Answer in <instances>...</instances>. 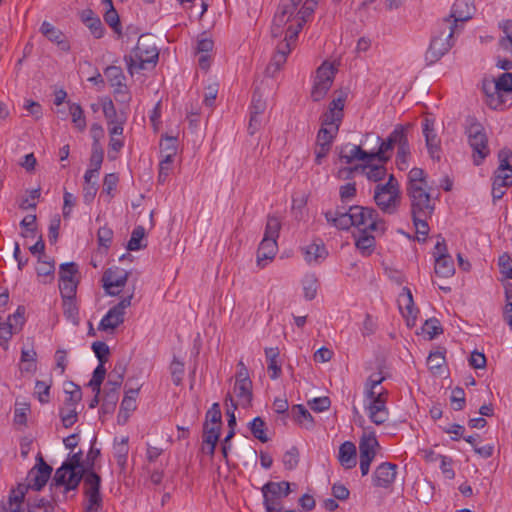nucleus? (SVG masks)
<instances>
[{
	"mask_svg": "<svg viewBox=\"0 0 512 512\" xmlns=\"http://www.w3.org/2000/svg\"><path fill=\"white\" fill-rule=\"evenodd\" d=\"M475 10L473 0H456L452 6L449 19L454 27L456 28L457 22H465L469 20Z\"/></svg>",
	"mask_w": 512,
	"mask_h": 512,
	"instance_id": "obj_21",
	"label": "nucleus"
},
{
	"mask_svg": "<svg viewBox=\"0 0 512 512\" xmlns=\"http://www.w3.org/2000/svg\"><path fill=\"white\" fill-rule=\"evenodd\" d=\"M41 33L51 42L55 43L62 51L68 52L70 44L64 33L53 26L51 23L44 21L40 27Z\"/></svg>",
	"mask_w": 512,
	"mask_h": 512,
	"instance_id": "obj_22",
	"label": "nucleus"
},
{
	"mask_svg": "<svg viewBox=\"0 0 512 512\" xmlns=\"http://www.w3.org/2000/svg\"><path fill=\"white\" fill-rule=\"evenodd\" d=\"M82 480L83 492L88 499V504L102 507L101 477L93 469H90L84 472Z\"/></svg>",
	"mask_w": 512,
	"mask_h": 512,
	"instance_id": "obj_13",
	"label": "nucleus"
},
{
	"mask_svg": "<svg viewBox=\"0 0 512 512\" xmlns=\"http://www.w3.org/2000/svg\"><path fill=\"white\" fill-rule=\"evenodd\" d=\"M410 199L411 215L431 216L434 211V202L427 187L407 188Z\"/></svg>",
	"mask_w": 512,
	"mask_h": 512,
	"instance_id": "obj_10",
	"label": "nucleus"
},
{
	"mask_svg": "<svg viewBox=\"0 0 512 512\" xmlns=\"http://www.w3.org/2000/svg\"><path fill=\"white\" fill-rule=\"evenodd\" d=\"M280 229H281L280 219L276 216H268L263 238L272 239V240L277 241L279 234H280Z\"/></svg>",
	"mask_w": 512,
	"mask_h": 512,
	"instance_id": "obj_51",
	"label": "nucleus"
},
{
	"mask_svg": "<svg viewBox=\"0 0 512 512\" xmlns=\"http://www.w3.org/2000/svg\"><path fill=\"white\" fill-rule=\"evenodd\" d=\"M327 251L323 243H311L304 248V258L308 263H318L326 258Z\"/></svg>",
	"mask_w": 512,
	"mask_h": 512,
	"instance_id": "obj_38",
	"label": "nucleus"
},
{
	"mask_svg": "<svg viewBox=\"0 0 512 512\" xmlns=\"http://www.w3.org/2000/svg\"><path fill=\"white\" fill-rule=\"evenodd\" d=\"M300 1L301 0H281L273 17L271 35L277 38L284 34V39L277 45L276 52L267 67V71L272 74L279 71L285 64L299 32L316 8V1L308 0L303 4L302 8L297 11Z\"/></svg>",
	"mask_w": 512,
	"mask_h": 512,
	"instance_id": "obj_1",
	"label": "nucleus"
},
{
	"mask_svg": "<svg viewBox=\"0 0 512 512\" xmlns=\"http://www.w3.org/2000/svg\"><path fill=\"white\" fill-rule=\"evenodd\" d=\"M265 356L268 362V371H272L270 378L273 380L279 378L281 374V366L277 362V358L279 356L278 347L265 348Z\"/></svg>",
	"mask_w": 512,
	"mask_h": 512,
	"instance_id": "obj_43",
	"label": "nucleus"
},
{
	"mask_svg": "<svg viewBox=\"0 0 512 512\" xmlns=\"http://www.w3.org/2000/svg\"><path fill=\"white\" fill-rule=\"evenodd\" d=\"M104 158V151L100 144H92V153L90 156V168L84 175V181L89 182V179H97L99 170L101 168Z\"/></svg>",
	"mask_w": 512,
	"mask_h": 512,
	"instance_id": "obj_27",
	"label": "nucleus"
},
{
	"mask_svg": "<svg viewBox=\"0 0 512 512\" xmlns=\"http://www.w3.org/2000/svg\"><path fill=\"white\" fill-rule=\"evenodd\" d=\"M407 129L408 126L401 124L396 125L385 140L374 133H367L364 137V143H367L368 140H372L374 146L371 149L370 156L373 161L377 160L381 163H387L391 159L394 147H398L407 134Z\"/></svg>",
	"mask_w": 512,
	"mask_h": 512,
	"instance_id": "obj_4",
	"label": "nucleus"
},
{
	"mask_svg": "<svg viewBox=\"0 0 512 512\" xmlns=\"http://www.w3.org/2000/svg\"><path fill=\"white\" fill-rule=\"evenodd\" d=\"M36 272L41 283H52L55 277L54 259L48 255L38 256Z\"/></svg>",
	"mask_w": 512,
	"mask_h": 512,
	"instance_id": "obj_24",
	"label": "nucleus"
},
{
	"mask_svg": "<svg viewBox=\"0 0 512 512\" xmlns=\"http://www.w3.org/2000/svg\"><path fill=\"white\" fill-rule=\"evenodd\" d=\"M20 360L22 363H26L22 371L32 372L36 370L37 353L33 347L22 348Z\"/></svg>",
	"mask_w": 512,
	"mask_h": 512,
	"instance_id": "obj_52",
	"label": "nucleus"
},
{
	"mask_svg": "<svg viewBox=\"0 0 512 512\" xmlns=\"http://www.w3.org/2000/svg\"><path fill=\"white\" fill-rule=\"evenodd\" d=\"M291 416L293 420L307 430L314 427V419L310 412L301 404L294 405L291 408Z\"/></svg>",
	"mask_w": 512,
	"mask_h": 512,
	"instance_id": "obj_35",
	"label": "nucleus"
},
{
	"mask_svg": "<svg viewBox=\"0 0 512 512\" xmlns=\"http://www.w3.org/2000/svg\"><path fill=\"white\" fill-rule=\"evenodd\" d=\"M423 134L425 136L426 146L430 156L432 157V159L439 160L441 152L440 139L434 132L432 121L425 119L423 124Z\"/></svg>",
	"mask_w": 512,
	"mask_h": 512,
	"instance_id": "obj_25",
	"label": "nucleus"
},
{
	"mask_svg": "<svg viewBox=\"0 0 512 512\" xmlns=\"http://www.w3.org/2000/svg\"><path fill=\"white\" fill-rule=\"evenodd\" d=\"M266 110V101L259 90H255L252 96L250 106V120L248 131L250 135L255 134L259 130L262 123V115Z\"/></svg>",
	"mask_w": 512,
	"mask_h": 512,
	"instance_id": "obj_18",
	"label": "nucleus"
},
{
	"mask_svg": "<svg viewBox=\"0 0 512 512\" xmlns=\"http://www.w3.org/2000/svg\"><path fill=\"white\" fill-rule=\"evenodd\" d=\"M82 455V451L79 450L56 470L50 489L63 486L64 491L67 492L75 490L79 486L84 472L90 470V468L84 467Z\"/></svg>",
	"mask_w": 512,
	"mask_h": 512,
	"instance_id": "obj_3",
	"label": "nucleus"
},
{
	"mask_svg": "<svg viewBox=\"0 0 512 512\" xmlns=\"http://www.w3.org/2000/svg\"><path fill=\"white\" fill-rule=\"evenodd\" d=\"M234 392L238 398L239 404L243 408H247L252 402V382H239L235 383Z\"/></svg>",
	"mask_w": 512,
	"mask_h": 512,
	"instance_id": "obj_39",
	"label": "nucleus"
},
{
	"mask_svg": "<svg viewBox=\"0 0 512 512\" xmlns=\"http://www.w3.org/2000/svg\"><path fill=\"white\" fill-rule=\"evenodd\" d=\"M466 122L465 133L468 137V143L473 150L474 164L478 166L490 153L488 138L483 125L475 117L469 116Z\"/></svg>",
	"mask_w": 512,
	"mask_h": 512,
	"instance_id": "obj_7",
	"label": "nucleus"
},
{
	"mask_svg": "<svg viewBox=\"0 0 512 512\" xmlns=\"http://www.w3.org/2000/svg\"><path fill=\"white\" fill-rule=\"evenodd\" d=\"M410 158V146L408 142L407 134L403 138L400 145L397 147L396 164L400 170H406L408 168V162Z\"/></svg>",
	"mask_w": 512,
	"mask_h": 512,
	"instance_id": "obj_46",
	"label": "nucleus"
},
{
	"mask_svg": "<svg viewBox=\"0 0 512 512\" xmlns=\"http://www.w3.org/2000/svg\"><path fill=\"white\" fill-rule=\"evenodd\" d=\"M494 81L496 84L494 85L493 89L498 87V89H500L504 95L508 96L512 100V73H502L498 78H494Z\"/></svg>",
	"mask_w": 512,
	"mask_h": 512,
	"instance_id": "obj_54",
	"label": "nucleus"
},
{
	"mask_svg": "<svg viewBox=\"0 0 512 512\" xmlns=\"http://www.w3.org/2000/svg\"><path fill=\"white\" fill-rule=\"evenodd\" d=\"M495 84L496 82L494 81V78L483 79L482 90L485 95V103L493 110H504L508 107V102L511 101V99L504 95L498 87L493 89Z\"/></svg>",
	"mask_w": 512,
	"mask_h": 512,
	"instance_id": "obj_11",
	"label": "nucleus"
},
{
	"mask_svg": "<svg viewBox=\"0 0 512 512\" xmlns=\"http://www.w3.org/2000/svg\"><path fill=\"white\" fill-rule=\"evenodd\" d=\"M81 20L90 29L95 38L99 39L103 37L105 28L100 18L91 9L82 11Z\"/></svg>",
	"mask_w": 512,
	"mask_h": 512,
	"instance_id": "obj_30",
	"label": "nucleus"
},
{
	"mask_svg": "<svg viewBox=\"0 0 512 512\" xmlns=\"http://www.w3.org/2000/svg\"><path fill=\"white\" fill-rule=\"evenodd\" d=\"M109 84L111 87L124 83L126 77L120 67L117 66H109L105 69L104 72Z\"/></svg>",
	"mask_w": 512,
	"mask_h": 512,
	"instance_id": "obj_57",
	"label": "nucleus"
},
{
	"mask_svg": "<svg viewBox=\"0 0 512 512\" xmlns=\"http://www.w3.org/2000/svg\"><path fill=\"white\" fill-rule=\"evenodd\" d=\"M250 431L252 435L262 443L268 442L269 438L266 434V424L261 417H255L250 422Z\"/></svg>",
	"mask_w": 512,
	"mask_h": 512,
	"instance_id": "obj_49",
	"label": "nucleus"
},
{
	"mask_svg": "<svg viewBox=\"0 0 512 512\" xmlns=\"http://www.w3.org/2000/svg\"><path fill=\"white\" fill-rule=\"evenodd\" d=\"M370 154L371 151H366L362 146L351 143H346L338 148L339 159L345 164H352L355 161L373 162Z\"/></svg>",
	"mask_w": 512,
	"mask_h": 512,
	"instance_id": "obj_17",
	"label": "nucleus"
},
{
	"mask_svg": "<svg viewBox=\"0 0 512 512\" xmlns=\"http://www.w3.org/2000/svg\"><path fill=\"white\" fill-rule=\"evenodd\" d=\"M115 458L117 464L124 469L127 463L128 456V437H123L119 443H116L115 446Z\"/></svg>",
	"mask_w": 512,
	"mask_h": 512,
	"instance_id": "obj_55",
	"label": "nucleus"
},
{
	"mask_svg": "<svg viewBox=\"0 0 512 512\" xmlns=\"http://www.w3.org/2000/svg\"><path fill=\"white\" fill-rule=\"evenodd\" d=\"M397 465L384 462L381 463L373 473V485L380 488L390 487L396 478Z\"/></svg>",
	"mask_w": 512,
	"mask_h": 512,
	"instance_id": "obj_20",
	"label": "nucleus"
},
{
	"mask_svg": "<svg viewBox=\"0 0 512 512\" xmlns=\"http://www.w3.org/2000/svg\"><path fill=\"white\" fill-rule=\"evenodd\" d=\"M158 50L148 37H139L136 46L129 55L124 57L130 74L144 70L147 65H155L158 60Z\"/></svg>",
	"mask_w": 512,
	"mask_h": 512,
	"instance_id": "obj_5",
	"label": "nucleus"
},
{
	"mask_svg": "<svg viewBox=\"0 0 512 512\" xmlns=\"http://www.w3.org/2000/svg\"><path fill=\"white\" fill-rule=\"evenodd\" d=\"M278 251L277 241L263 238L257 250V264L263 268L271 261Z\"/></svg>",
	"mask_w": 512,
	"mask_h": 512,
	"instance_id": "obj_26",
	"label": "nucleus"
},
{
	"mask_svg": "<svg viewBox=\"0 0 512 512\" xmlns=\"http://www.w3.org/2000/svg\"><path fill=\"white\" fill-rule=\"evenodd\" d=\"M371 233L370 231H360L355 241L356 248L364 256H369L375 248V235Z\"/></svg>",
	"mask_w": 512,
	"mask_h": 512,
	"instance_id": "obj_37",
	"label": "nucleus"
},
{
	"mask_svg": "<svg viewBox=\"0 0 512 512\" xmlns=\"http://www.w3.org/2000/svg\"><path fill=\"white\" fill-rule=\"evenodd\" d=\"M105 363H99V365L95 368L92 379L89 381V386L92 388L93 392L96 394H100L101 392V384L103 383L106 375V369L104 367Z\"/></svg>",
	"mask_w": 512,
	"mask_h": 512,
	"instance_id": "obj_56",
	"label": "nucleus"
},
{
	"mask_svg": "<svg viewBox=\"0 0 512 512\" xmlns=\"http://www.w3.org/2000/svg\"><path fill=\"white\" fill-rule=\"evenodd\" d=\"M445 363L444 354L440 351L431 352L427 358V365L431 372L440 374Z\"/></svg>",
	"mask_w": 512,
	"mask_h": 512,
	"instance_id": "obj_58",
	"label": "nucleus"
},
{
	"mask_svg": "<svg viewBox=\"0 0 512 512\" xmlns=\"http://www.w3.org/2000/svg\"><path fill=\"white\" fill-rule=\"evenodd\" d=\"M355 171H361L365 174L368 180L373 182L383 180L387 173L385 163L379 162V164H373L372 162H364L354 167L340 169L338 174L339 177H342L343 174H345V178H348Z\"/></svg>",
	"mask_w": 512,
	"mask_h": 512,
	"instance_id": "obj_14",
	"label": "nucleus"
},
{
	"mask_svg": "<svg viewBox=\"0 0 512 512\" xmlns=\"http://www.w3.org/2000/svg\"><path fill=\"white\" fill-rule=\"evenodd\" d=\"M347 93L343 90L337 91L336 95L329 104V109L321 118L324 119L325 124H341L344 113Z\"/></svg>",
	"mask_w": 512,
	"mask_h": 512,
	"instance_id": "obj_19",
	"label": "nucleus"
},
{
	"mask_svg": "<svg viewBox=\"0 0 512 512\" xmlns=\"http://www.w3.org/2000/svg\"><path fill=\"white\" fill-rule=\"evenodd\" d=\"M28 512H54V506L51 501L45 498H35L27 501Z\"/></svg>",
	"mask_w": 512,
	"mask_h": 512,
	"instance_id": "obj_53",
	"label": "nucleus"
},
{
	"mask_svg": "<svg viewBox=\"0 0 512 512\" xmlns=\"http://www.w3.org/2000/svg\"><path fill=\"white\" fill-rule=\"evenodd\" d=\"M338 460L345 469H352L357 464V450L354 443L345 441L339 447Z\"/></svg>",
	"mask_w": 512,
	"mask_h": 512,
	"instance_id": "obj_28",
	"label": "nucleus"
},
{
	"mask_svg": "<svg viewBox=\"0 0 512 512\" xmlns=\"http://www.w3.org/2000/svg\"><path fill=\"white\" fill-rule=\"evenodd\" d=\"M443 333V327L438 324L434 325L432 322H423L416 334L422 336L425 340H433L435 337Z\"/></svg>",
	"mask_w": 512,
	"mask_h": 512,
	"instance_id": "obj_48",
	"label": "nucleus"
},
{
	"mask_svg": "<svg viewBox=\"0 0 512 512\" xmlns=\"http://www.w3.org/2000/svg\"><path fill=\"white\" fill-rule=\"evenodd\" d=\"M388 391L383 390L378 393L377 399L370 401L366 405L369 419L376 425L384 424L389 418V412L386 407Z\"/></svg>",
	"mask_w": 512,
	"mask_h": 512,
	"instance_id": "obj_16",
	"label": "nucleus"
},
{
	"mask_svg": "<svg viewBox=\"0 0 512 512\" xmlns=\"http://www.w3.org/2000/svg\"><path fill=\"white\" fill-rule=\"evenodd\" d=\"M377 207L388 215L395 214L401 203V191L398 180L391 174L385 184H378L374 190Z\"/></svg>",
	"mask_w": 512,
	"mask_h": 512,
	"instance_id": "obj_6",
	"label": "nucleus"
},
{
	"mask_svg": "<svg viewBox=\"0 0 512 512\" xmlns=\"http://www.w3.org/2000/svg\"><path fill=\"white\" fill-rule=\"evenodd\" d=\"M69 113L71 115V121L74 127L83 132L86 129L87 122L84 114V110L80 104L68 101Z\"/></svg>",
	"mask_w": 512,
	"mask_h": 512,
	"instance_id": "obj_40",
	"label": "nucleus"
},
{
	"mask_svg": "<svg viewBox=\"0 0 512 512\" xmlns=\"http://www.w3.org/2000/svg\"><path fill=\"white\" fill-rule=\"evenodd\" d=\"M325 218L336 228L347 230L354 226L360 231L374 232L383 235L386 231V222L380 218L378 212L371 207L351 206L348 211H327Z\"/></svg>",
	"mask_w": 512,
	"mask_h": 512,
	"instance_id": "obj_2",
	"label": "nucleus"
},
{
	"mask_svg": "<svg viewBox=\"0 0 512 512\" xmlns=\"http://www.w3.org/2000/svg\"><path fill=\"white\" fill-rule=\"evenodd\" d=\"M61 422L65 428L73 426L78 420V413L76 407H65L59 411Z\"/></svg>",
	"mask_w": 512,
	"mask_h": 512,
	"instance_id": "obj_64",
	"label": "nucleus"
},
{
	"mask_svg": "<svg viewBox=\"0 0 512 512\" xmlns=\"http://www.w3.org/2000/svg\"><path fill=\"white\" fill-rule=\"evenodd\" d=\"M337 70L335 63L328 61H324L318 67L310 94L314 102H319L325 98L333 85Z\"/></svg>",
	"mask_w": 512,
	"mask_h": 512,
	"instance_id": "obj_9",
	"label": "nucleus"
},
{
	"mask_svg": "<svg viewBox=\"0 0 512 512\" xmlns=\"http://www.w3.org/2000/svg\"><path fill=\"white\" fill-rule=\"evenodd\" d=\"M123 382L117 377V379L109 378L106 382L103 397V407L113 409L119 398V389Z\"/></svg>",
	"mask_w": 512,
	"mask_h": 512,
	"instance_id": "obj_29",
	"label": "nucleus"
},
{
	"mask_svg": "<svg viewBox=\"0 0 512 512\" xmlns=\"http://www.w3.org/2000/svg\"><path fill=\"white\" fill-rule=\"evenodd\" d=\"M51 473L52 467L40 457L39 463L28 472L26 477L27 490L40 491L48 482Z\"/></svg>",
	"mask_w": 512,
	"mask_h": 512,
	"instance_id": "obj_15",
	"label": "nucleus"
},
{
	"mask_svg": "<svg viewBox=\"0 0 512 512\" xmlns=\"http://www.w3.org/2000/svg\"><path fill=\"white\" fill-rule=\"evenodd\" d=\"M221 426H213L208 422L203 426V444L210 445V455L214 454L216 444L219 440Z\"/></svg>",
	"mask_w": 512,
	"mask_h": 512,
	"instance_id": "obj_42",
	"label": "nucleus"
},
{
	"mask_svg": "<svg viewBox=\"0 0 512 512\" xmlns=\"http://www.w3.org/2000/svg\"><path fill=\"white\" fill-rule=\"evenodd\" d=\"M28 492L25 484H19L15 489L10 491L8 497V512H23V505L26 493Z\"/></svg>",
	"mask_w": 512,
	"mask_h": 512,
	"instance_id": "obj_31",
	"label": "nucleus"
},
{
	"mask_svg": "<svg viewBox=\"0 0 512 512\" xmlns=\"http://www.w3.org/2000/svg\"><path fill=\"white\" fill-rule=\"evenodd\" d=\"M103 5L106 8V11L104 13V20L105 22L115 31L120 32L121 31V24L118 12L113 6L112 0H102Z\"/></svg>",
	"mask_w": 512,
	"mask_h": 512,
	"instance_id": "obj_44",
	"label": "nucleus"
},
{
	"mask_svg": "<svg viewBox=\"0 0 512 512\" xmlns=\"http://www.w3.org/2000/svg\"><path fill=\"white\" fill-rule=\"evenodd\" d=\"M503 36L500 39V46L509 52H512V20H506L502 26Z\"/></svg>",
	"mask_w": 512,
	"mask_h": 512,
	"instance_id": "obj_63",
	"label": "nucleus"
},
{
	"mask_svg": "<svg viewBox=\"0 0 512 512\" xmlns=\"http://www.w3.org/2000/svg\"><path fill=\"white\" fill-rule=\"evenodd\" d=\"M455 29L449 19H443L439 33L432 37L426 52V60L432 64L437 62L452 47V37Z\"/></svg>",
	"mask_w": 512,
	"mask_h": 512,
	"instance_id": "obj_8",
	"label": "nucleus"
},
{
	"mask_svg": "<svg viewBox=\"0 0 512 512\" xmlns=\"http://www.w3.org/2000/svg\"><path fill=\"white\" fill-rule=\"evenodd\" d=\"M140 387L130 388L125 392V396L121 402V410L129 413L136 409V398L138 396Z\"/></svg>",
	"mask_w": 512,
	"mask_h": 512,
	"instance_id": "obj_59",
	"label": "nucleus"
},
{
	"mask_svg": "<svg viewBox=\"0 0 512 512\" xmlns=\"http://www.w3.org/2000/svg\"><path fill=\"white\" fill-rule=\"evenodd\" d=\"M78 265L75 262L62 263L59 266V281L77 280Z\"/></svg>",
	"mask_w": 512,
	"mask_h": 512,
	"instance_id": "obj_61",
	"label": "nucleus"
},
{
	"mask_svg": "<svg viewBox=\"0 0 512 512\" xmlns=\"http://www.w3.org/2000/svg\"><path fill=\"white\" fill-rule=\"evenodd\" d=\"M133 293L122 299L117 305L112 307L102 320H123L125 310L131 305Z\"/></svg>",
	"mask_w": 512,
	"mask_h": 512,
	"instance_id": "obj_45",
	"label": "nucleus"
},
{
	"mask_svg": "<svg viewBox=\"0 0 512 512\" xmlns=\"http://www.w3.org/2000/svg\"><path fill=\"white\" fill-rule=\"evenodd\" d=\"M427 187L426 173L423 169L414 167L408 174L407 188Z\"/></svg>",
	"mask_w": 512,
	"mask_h": 512,
	"instance_id": "obj_50",
	"label": "nucleus"
},
{
	"mask_svg": "<svg viewBox=\"0 0 512 512\" xmlns=\"http://www.w3.org/2000/svg\"><path fill=\"white\" fill-rule=\"evenodd\" d=\"M262 494H268L271 497L285 498L290 492V483L287 481L282 482H267L261 489Z\"/></svg>",
	"mask_w": 512,
	"mask_h": 512,
	"instance_id": "obj_36",
	"label": "nucleus"
},
{
	"mask_svg": "<svg viewBox=\"0 0 512 512\" xmlns=\"http://www.w3.org/2000/svg\"><path fill=\"white\" fill-rule=\"evenodd\" d=\"M300 459L299 450L296 446H292L287 450L282 458L283 465L287 470H293L297 467Z\"/></svg>",
	"mask_w": 512,
	"mask_h": 512,
	"instance_id": "obj_62",
	"label": "nucleus"
},
{
	"mask_svg": "<svg viewBox=\"0 0 512 512\" xmlns=\"http://www.w3.org/2000/svg\"><path fill=\"white\" fill-rule=\"evenodd\" d=\"M303 290L308 300L315 298L318 289V280L314 274H307L303 279Z\"/></svg>",
	"mask_w": 512,
	"mask_h": 512,
	"instance_id": "obj_60",
	"label": "nucleus"
},
{
	"mask_svg": "<svg viewBox=\"0 0 512 512\" xmlns=\"http://www.w3.org/2000/svg\"><path fill=\"white\" fill-rule=\"evenodd\" d=\"M30 412V404L28 402L15 403L13 424L18 430H22L27 426V418Z\"/></svg>",
	"mask_w": 512,
	"mask_h": 512,
	"instance_id": "obj_41",
	"label": "nucleus"
},
{
	"mask_svg": "<svg viewBox=\"0 0 512 512\" xmlns=\"http://www.w3.org/2000/svg\"><path fill=\"white\" fill-rule=\"evenodd\" d=\"M129 272L120 267L108 268L102 277L103 287L110 295H117L125 286L128 280Z\"/></svg>",
	"mask_w": 512,
	"mask_h": 512,
	"instance_id": "obj_12",
	"label": "nucleus"
},
{
	"mask_svg": "<svg viewBox=\"0 0 512 512\" xmlns=\"http://www.w3.org/2000/svg\"><path fill=\"white\" fill-rule=\"evenodd\" d=\"M397 302L398 308L405 320H416L419 311L414 305L412 293L409 288L404 287L402 289Z\"/></svg>",
	"mask_w": 512,
	"mask_h": 512,
	"instance_id": "obj_23",
	"label": "nucleus"
},
{
	"mask_svg": "<svg viewBox=\"0 0 512 512\" xmlns=\"http://www.w3.org/2000/svg\"><path fill=\"white\" fill-rule=\"evenodd\" d=\"M436 275L442 278L451 277L455 273L454 261L450 255H438L434 267Z\"/></svg>",
	"mask_w": 512,
	"mask_h": 512,
	"instance_id": "obj_34",
	"label": "nucleus"
},
{
	"mask_svg": "<svg viewBox=\"0 0 512 512\" xmlns=\"http://www.w3.org/2000/svg\"><path fill=\"white\" fill-rule=\"evenodd\" d=\"M378 446V441L374 435H364L359 442L360 459L372 462L376 456Z\"/></svg>",
	"mask_w": 512,
	"mask_h": 512,
	"instance_id": "obj_33",
	"label": "nucleus"
},
{
	"mask_svg": "<svg viewBox=\"0 0 512 512\" xmlns=\"http://www.w3.org/2000/svg\"><path fill=\"white\" fill-rule=\"evenodd\" d=\"M22 329V324L12 325L11 322H0V345L7 348V343L12 335Z\"/></svg>",
	"mask_w": 512,
	"mask_h": 512,
	"instance_id": "obj_47",
	"label": "nucleus"
},
{
	"mask_svg": "<svg viewBox=\"0 0 512 512\" xmlns=\"http://www.w3.org/2000/svg\"><path fill=\"white\" fill-rule=\"evenodd\" d=\"M339 126L340 124H325L324 119L321 118V128L317 134L316 144L331 147Z\"/></svg>",
	"mask_w": 512,
	"mask_h": 512,
	"instance_id": "obj_32",
	"label": "nucleus"
}]
</instances>
